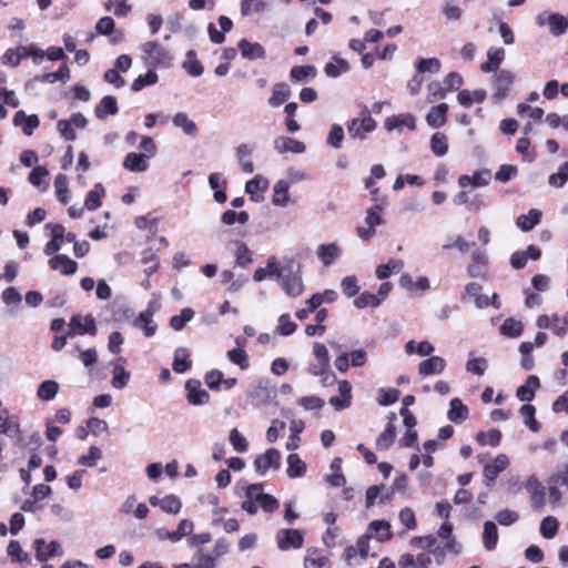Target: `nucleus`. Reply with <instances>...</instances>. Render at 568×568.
Wrapping results in <instances>:
<instances>
[{
  "label": "nucleus",
  "mask_w": 568,
  "mask_h": 568,
  "mask_svg": "<svg viewBox=\"0 0 568 568\" xmlns=\"http://www.w3.org/2000/svg\"><path fill=\"white\" fill-rule=\"evenodd\" d=\"M280 507L278 500L264 493L262 484H251L246 487L242 509L250 515H255L258 509L266 514L276 511Z\"/></svg>",
  "instance_id": "1"
},
{
  "label": "nucleus",
  "mask_w": 568,
  "mask_h": 568,
  "mask_svg": "<svg viewBox=\"0 0 568 568\" xmlns=\"http://www.w3.org/2000/svg\"><path fill=\"white\" fill-rule=\"evenodd\" d=\"M142 60L150 69L170 68L173 58L170 52L156 41H148L142 44Z\"/></svg>",
  "instance_id": "2"
},
{
  "label": "nucleus",
  "mask_w": 568,
  "mask_h": 568,
  "mask_svg": "<svg viewBox=\"0 0 568 568\" xmlns=\"http://www.w3.org/2000/svg\"><path fill=\"white\" fill-rule=\"evenodd\" d=\"M277 283L284 293L293 298L301 296L305 290L302 272L300 267L294 268L292 263L283 266L278 273Z\"/></svg>",
  "instance_id": "3"
},
{
  "label": "nucleus",
  "mask_w": 568,
  "mask_h": 568,
  "mask_svg": "<svg viewBox=\"0 0 568 568\" xmlns=\"http://www.w3.org/2000/svg\"><path fill=\"white\" fill-rule=\"evenodd\" d=\"M463 77L458 72H449L442 82L432 81L427 85V100L433 103L444 99L449 92L457 91L463 85Z\"/></svg>",
  "instance_id": "4"
},
{
  "label": "nucleus",
  "mask_w": 568,
  "mask_h": 568,
  "mask_svg": "<svg viewBox=\"0 0 568 568\" xmlns=\"http://www.w3.org/2000/svg\"><path fill=\"white\" fill-rule=\"evenodd\" d=\"M376 121L373 119L371 111L365 106L361 116L352 119L347 124V132L352 139L365 140L368 133L376 129Z\"/></svg>",
  "instance_id": "5"
},
{
  "label": "nucleus",
  "mask_w": 568,
  "mask_h": 568,
  "mask_svg": "<svg viewBox=\"0 0 568 568\" xmlns=\"http://www.w3.org/2000/svg\"><path fill=\"white\" fill-rule=\"evenodd\" d=\"M383 206L381 204H375L367 209L365 216L366 226H358L356 229V233L359 239L363 241H368L376 234L375 227L377 225H382L385 223V220L382 216Z\"/></svg>",
  "instance_id": "6"
},
{
  "label": "nucleus",
  "mask_w": 568,
  "mask_h": 568,
  "mask_svg": "<svg viewBox=\"0 0 568 568\" xmlns=\"http://www.w3.org/2000/svg\"><path fill=\"white\" fill-rule=\"evenodd\" d=\"M515 81V74L510 70H499L493 77L494 93L491 100L495 103L501 102L510 92Z\"/></svg>",
  "instance_id": "7"
},
{
  "label": "nucleus",
  "mask_w": 568,
  "mask_h": 568,
  "mask_svg": "<svg viewBox=\"0 0 568 568\" xmlns=\"http://www.w3.org/2000/svg\"><path fill=\"white\" fill-rule=\"evenodd\" d=\"M312 354L314 356V361L307 366L308 374L315 377L327 373V371L331 369V359L327 347L323 343L315 342L313 344Z\"/></svg>",
  "instance_id": "8"
},
{
  "label": "nucleus",
  "mask_w": 568,
  "mask_h": 568,
  "mask_svg": "<svg viewBox=\"0 0 568 568\" xmlns=\"http://www.w3.org/2000/svg\"><path fill=\"white\" fill-rule=\"evenodd\" d=\"M536 23L539 27L548 26L552 36L559 37L566 33L568 29V19L560 13L542 11L536 17Z\"/></svg>",
  "instance_id": "9"
},
{
  "label": "nucleus",
  "mask_w": 568,
  "mask_h": 568,
  "mask_svg": "<svg viewBox=\"0 0 568 568\" xmlns=\"http://www.w3.org/2000/svg\"><path fill=\"white\" fill-rule=\"evenodd\" d=\"M304 542V532L300 529L284 528L276 532L277 548L282 551L300 549Z\"/></svg>",
  "instance_id": "10"
},
{
  "label": "nucleus",
  "mask_w": 568,
  "mask_h": 568,
  "mask_svg": "<svg viewBox=\"0 0 568 568\" xmlns=\"http://www.w3.org/2000/svg\"><path fill=\"white\" fill-rule=\"evenodd\" d=\"M282 455L276 448H268L254 460V469L260 475H265L270 469L277 470L281 467Z\"/></svg>",
  "instance_id": "11"
},
{
  "label": "nucleus",
  "mask_w": 568,
  "mask_h": 568,
  "mask_svg": "<svg viewBox=\"0 0 568 568\" xmlns=\"http://www.w3.org/2000/svg\"><path fill=\"white\" fill-rule=\"evenodd\" d=\"M95 320L92 315L82 317L81 315H73L69 323L68 336L90 334L97 335Z\"/></svg>",
  "instance_id": "12"
},
{
  "label": "nucleus",
  "mask_w": 568,
  "mask_h": 568,
  "mask_svg": "<svg viewBox=\"0 0 568 568\" xmlns=\"http://www.w3.org/2000/svg\"><path fill=\"white\" fill-rule=\"evenodd\" d=\"M416 116L410 113L394 114L385 119L384 129L388 132L397 131L399 133L404 128L414 131L416 129Z\"/></svg>",
  "instance_id": "13"
},
{
  "label": "nucleus",
  "mask_w": 568,
  "mask_h": 568,
  "mask_svg": "<svg viewBox=\"0 0 568 568\" xmlns=\"http://www.w3.org/2000/svg\"><path fill=\"white\" fill-rule=\"evenodd\" d=\"M45 230L50 231L51 240L45 244V255H53L61 250L64 242V226L59 223H48Z\"/></svg>",
  "instance_id": "14"
},
{
  "label": "nucleus",
  "mask_w": 568,
  "mask_h": 568,
  "mask_svg": "<svg viewBox=\"0 0 568 568\" xmlns=\"http://www.w3.org/2000/svg\"><path fill=\"white\" fill-rule=\"evenodd\" d=\"M149 503L153 507H159L162 511L170 514V515H178L181 511L182 503L181 499L173 494L165 495V496H151L149 498Z\"/></svg>",
  "instance_id": "15"
},
{
  "label": "nucleus",
  "mask_w": 568,
  "mask_h": 568,
  "mask_svg": "<svg viewBox=\"0 0 568 568\" xmlns=\"http://www.w3.org/2000/svg\"><path fill=\"white\" fill-rule=\"evenodd\" d=\"M33 545L36 549V558L39 561H47L51 557L63 555L61 545L55 540L47 544L44 539L39 538L34 540Z\"/></svg>",
  "instance_id": "16"
},
{
  "label": "nucleus",
  "mask_w": 568,
  "mask_h": 568,
  "mask_svg": "<svg viewBox=\"0 0 568 568\" xmlns=\"http://www.w3.org/2000/svg\"><path fill=\"white\" fill-rule=\"evenodd\" d=\"M186 399L191 405L200 406L205 405L210 400V394L202 388L201 383L195 379H190L185 383Z\"/></svg>",
  "instance_id": "17"
},
{
  "label": "nucleus",
  "mask_w": 568,
  "mask_h": 568,
  "mask_svg": "<svg viewBox=\"0 0 568 568\" xmlns=\"http://www.w3.org/2000/svg\"><path fill=\"white\" fill-rule=\"evenodd\" d=\"M337 385L339 395L331 397L329 404L335 408V410L339 412L348 408L352 404V385L346 379L338 381Z\"/></svg>",
  "instance_id": "18"
},
{
  "label": "nucleus",
  "mask_w": 568,
  "mask_h": 568,
  "mask_svg": "<svg viewBox=\"0 0 568 568\" xmlns=\"http://www.w3.org/2000/svg\"><path fill=\"white\" fill-rule=\"evenodd\" d=\"M273 146L278 154H285L288 152L301 154L306 150V146L302 141L284 135L277 136L273 142Z\"/></svg>",
  "instance_id": "19"
},
{
  "label": "nucleus",
  "mask_w": 568,
  "mask_h": 568,
  "mask_svg": "<svg viewBox=\"0 0 568 568\" xmlns=\"http://www.w3.org/2000/svg\"><path fill=\"white\" fill-rule=\"evenodd\" d=\"M248 396L258 404H265L275 396V389L268 379L262 378L250 390Z\"/></svg>",
  "instance_id": "20"
},
{
  "label": "nucleus",
  "mask_w": 568,
  "mask_h": 568,
  "mask_svg": "<svg viewBox=\"0 0 568 568\" xmlns=\"http://www.w3.org/2000/svg\"><path fill=\"white\" fill-rule=\"evenodd\" d=\"M303 566L304 568H329L331 560L323 550L311 547L305 551Z\"/></svg>",
  "instance_id": "21"
},
{
  "label": "nucleus",
  "mask_w": 568,
  "mask_h": 568,
  "mask_svg": "<svg viewBox=\"0 0 568 568\" xmlns=\"http://www.w3.org/2000/svg\"><path fill=\"white\" fill-rule=\"evenodd\" d=\"M122 165L130 172L142 173L149 170L150 160L146 154L130 152L124 156Z\"/></svg>",
  "instance_id": "22"
},
{
  "label": "nucleus",
  "mask_w": 568,
  "mask_h": 568,
  "mask_svg": "<svg viewBox=\"0 0 568 568\" xmlns=\"http://www.w3.org/2000/svg\"><path fill=\"white\" fill-rule=\"evenodd\" d=\"M291 182H286V180L281 179L275 182L273 185V194L271 202L276 207H286L291 202L290 195Z\"/></svg>",
  "instance_id": "23"
},
{
  "label": "nucleus",
  "mask_w": 568,
  "mask_h": 568,
  "mask_svg": "<svg viewBox=\"0 0 568 568\" xmlns=\"http://www.w3.org/2000/svg\"><path fill=\"white\" fill-rule=\"evenodd\" d=\"M342 255L339 245L335 242L321 244L316 247V256L324 266H331Z\"/></svg>",
  "instance_id": "24"
},
{
  "label": "nucleus",
  "mask_w": 568,
  "mask_h": 568,
  "mask_svg": "<svg viewBox=\"0 0 568 568\" xmlns=\"http://www.w3.org/2000/svg\"><path fill=\"white\" fill-rule=\"evenodd\" d=\"M49 266L63 275H72L78 270V263L64 254H55L49 260Z\"/></svg>",
  "instance_id": "25"
},
{
  "label": "nucleus",
  "mask_w": 568,
  "mask_h": 568,
  "mask_svg": "<svg viewBox=\"0 0 568 568\" xmlns=\"http://www.w3.org/2000/svg\"><path fill=\"white\" fill-rule=\"evenodd\" d=\"M446 368V361L440 356H432L422 361L418 365V374L422 377L438 375Z\"/></svg>",
  "instance_id": "26"
},
{
  "label": "nucleus",
  "mask_w": 568,
  "mask_h": 568,
  "mask_svg": "<svg viewBox=\"0 0 568 568\" xmlns=\"http://www.w3.org/2000/svg\"><path fill=\"white\" fill-rule=\"evenodd\" d=\"M509 466V458L505 454H498L490 464H486L483 475L487 481H494L497 476Z\"/></svg>",
  "instance_id": "27"
},
{
  "label": "nucleus",
  "mask_w": 568,
  "mask_h": 568,
  "mask_svg": "<svg viewBox=\"0 0 568 568\" xmlns=\"http://www.w3.org/2000/svg\"><path fill=\"white\" fill-rule=\"evenodd\" d=\"M268 187V180L262 175H256L245 184V192L251 196L254 202L263 200V193Z\"/></svg>",
  "instance_id": "28"
},
{
  "label": "nucleus",
  "mask_w": 568,
  "mask_h": 568,
  "mask_svg": "<svg viewBox=\"0 0 568 568\" xmlns=\"http://www.w3.org/2000/svg\"><path fill=\"white\" fill-rule=\"evenodd\" d=\"M0 434L9 437H19L20 425L16 416H11L7 409L0 410Z\"/></svg>",
  "instance_id": "29"
},
{
  "label": "nucleus",
  "mask_w": 568,
  "mask_h": 568,
  "mask_svg": "<svg viewBox=\"0 0 568 568\" xmlns=\"http://www.w3.org/2000/svg\"><path fill=\"white\" fill-rule=\"evenodd\" d=\"M491 174L488 170L477 171L473 175H460L458 178V185L460 187H480L489 183Z\"/></svg>",
  "instance_id": "30"
},
{
  "label": "nucleus",
  "mask_w": 568,
  "mask_h": 568,
  "mask_svg": "<svg viewBox=\"0 0 568 568\" xmlns=\"http://www.w3.org/2000/svg\"><path fill=\"white\" fill-rule=\"evenodd\" d=\"M132 324L135 328L140 329L145 337L154 336L158 329L154 315L142 311L139 313Z\"/></svg>",
  "instance_id": "31"
},
{
  "label": "nucleus",
  "mask_w": 568,
  "mask_h": 568,
  "mask_svg": "<svg viewBox=\"0 0 568 568\" xmlns=\"http://www.w3.org/2000/svg\"><path fill=\"white\" fill-rule=\"evenodd\" d=\"M13 124L20 126L26 135H31L33 130L40 125V120L38 115H27L24 111L20 110L17 111L13 116Z\"/></svg>",
  "instance_id": "32"
},
{
  "label": "nucleus",
  "mask_w": 568,
  "mask_h": 568,
  "mask_svg": "<svg viewBox=\"0 0 568 568\" xmlns=\"http://www.w3.org/2000/svg\"><path fill=\"white\" fill-rule=\"evenodd\" d=\"M125 363V358L120 357L115 362L112 363L113 371H112V381L111 385L115 389H122L124 388L129 381H130V373L125 371L123 364Z\"/></svg>",
  "instance_id": "33"
},
{
  "label": "nucleus",
  "mask_w": 568,
  "mask_h": 568,
  "mask_svg": "<svg viewBox=\"0 0 568 568\" xmlns=\"http://www.w3.org/2000/svg\"><path fill=\"white\" fill-rule=\"evenodd\" d=\"M191 352L186 347H178L173 353L172 368L176 374H184L192 367Z\"/></svg>",
  "instance_id": "34"
},
{
  "label": "nucleus",
  "mask_w": 568,
  "mask_h": 568,
  "mask_svg": "<svg viewBox=\"0 0 568 568\" xmlns=\"http://www.w3.org/2000/svg\"><path fill=\"white\" fill-rule=\"evenodd\" d=\"M448 105L440 103L436 106L430 108L426 114V123L434 129H439L445 125L447 121Z\"/></svg>",
  "instance_id": "35"
},
{
  "label": "nucleus",
  "mask_w": 568,
  "mask_h": 568,
  "mask_svg": "<svg viewBox=\"0 0 568 568\" xmlns=\"http://www.w3.org/2000/svg\"><path fill=\"white\" fill-rule=\"evenodd\" d=\"M539 386V378L536 375H530L527 377L525 384L517 388L516 396L520 402L529 403L534 399L535 393Z\"/></svg>",
  "instance_id": "36"
},
{
  "label": "nucleus",
  "mask_w": 568,
  "mask_h": 568,
  "mask_svg": "<svg viewBox=\"0 0 568 568\" xmlns=\"http://www.w3.org/2000/svg\"><path fill=\"white\" fill-rule=\"evenodd\" d=\"M505 59V50L503 48H489L487 51V61L480 65V70L485 73L498 72L499 65Z\"/></svg>",
  "instance_id": "37"
},
{
  "label": "nucleus",
  "mask_w": 568,
  "mask_h": 568,
  "mask_svg": "<svg viewBox=\"0 0 568 568\" xmlns=\"http://www.w3.org/2000/svg\"><path fill=\"white\" fill-rule=\"evenodd\" d=\"M237 47L242 57L248 60L264 59L266 55L265 49L257 42H250L246 39H242Z\"/></svg>",
  "instance_id": "38"
},
{
  "label": "nucleus",
  "mask_w": 568,
  "mask_h": 568,
  "mask_svg": "<svg viewBox=\"0 0 568 568\" xmlns=\"http://www.w3.org/2000/svg\"><path fill=\"white\" fill-rule=\"evenodd\" d=\"M372 536L366 531L365 535L361 536L355 546H349L345 549V557L346 560H352L357 555H359L362 558H366L368 556L369 551V540Z\"/></svg>",
  "instance_id": "39"
},
{
  "label": "nucleus",
  "mask_w": 568,
  "mask_h": 568,
  "mask_svg": "<svg viewBox=\"0 0 568 568\" xmlns=\"http://www.w3.org/2000/svg\"><path fill=\"white\" fill-rule=\"evenodd\" d=\"M349 71V63L347 60L334 54L329 62L324 67V72L328 78H337Z\"/></svg>",
  "instance_id": "40"
},
{
  "label": "nucleus",
  "mask_w": 568,
  "mask_h": 568,
  "mask_svg": "<svg viewBox=\"0 0 568 568\" xmlns=\"http://www.w3.org/2000/svg\"><path fill=\"white\" fill-rule=\"evenodd\" d=\"M119 111L118 101L112 95H105L101 99L94 109V114L98 119L103 120L109 115H114Z\"/></svg>",
  "instance_id": "41"
},
{
  "label": "nucleus",
  "mask_w": 568,
  "mask_h": 568,
  "mask_svg": "<svg viewBox=\"0 0 568 568\" xmlns=\"http://www.w3.org/2000/svg\"><path fill=\"white\" fill-rule=\"evenodd\" d=\"M283 266H280L276 257L272 256L267 260L265 267H258L255 270L253 274V280L255 282H262L266 277L275 276L278 278V273H281Z\"/></svg>",
  "instance_id": "42"
},
{
  "label": "nucleus",
  "mask_w": 568,
  "mask_h": 568,
  "mask_svg": "<svg viewBox=\"0 0 568 568\" xmlns=\"http://www.w3.org/2000/svg\"><path fill=\"white\" fill-rule=\"evenodd\" d=\"M469 409L463 402L455 397L449 402L447 418L453 423H462L468 418Z\"/></svg>",
  "instance_id": "43"
},
{
  "label": "nucleus",
  "mask_w": 568,
  "mask_h": 568,
  "mask_svg": "<svg viewBox=\"0 0 568 568\" xmlns=\"http://www.w3.org/2000/svg\"><path fill=\"white\" fill-rule=\"evenodd\" d=\"M499 535L494 521L487 520L483 527V546L487 551H493L498 544Z\"/></svg>",
  "instance_id": "44"
},
{
  "label": "nucleus",
  "mask_w": 568,
  "mask_h": 568,
  "mask_svg": "<svg viewBox=\"0 0 568 568\" xmlns=\"http://www.w3.org/2000/svg\"><path fill=\"white\" fill-rule=\"evenodd\" d=\"M173 125L181 129L186 135L194 136L197 133L196 123L185 112H178L172 119Z\"/></svg>",
  "instance_id": "45"
},
{
  "label": "nucleus",
  "mask_w": 568,
  "mask_h": 568,
  "mask_svg": "<svg viewBox=\"0 0 568 568\" xmlns=\"http://www.w3.org/2000/svg\"><path fill=\"white\" fill-rule=\"evenodd\" d=\"M286 462H287L286 475L288 478L295 479V478H300V477L304 476V474L306 473L307 466H306L305 462H303L297 454H295V453L290 454L287 456Z\"/></svg>",
  "instance_id": "46"
},
{
  "label": "nucleus",
  "mask_w": 568,
  "mask_h": 568,
  "mask_svg": "<svg viewBox=\"0 0 568 568\" xmlns=\"http://www.w3.org/2000/svg\"><path fill=\"white\" fill-rule=\"evenodd\" d=\"M367 532L378 541H386L392 537L390 525L386 520H373L367 527Z\"/></svg>",
  "instance_id": "47"
},
{
  "label": "nucleus",
  "mask_w": 568,
  "mask_h": 568,
  "mask_svg": "<svg viewBox=\"0 0 568 568\" xmlns=\"http://www.w3.org/2000/svg\"><path fill=\"white\" fill-rule=\"evenodd\" d=\"M541 220V212L537 209H530L527 214L517 217L516 225L524 232L531 231Z\"/></svg>",
  "instance_id": "48"
},
{
  "label": "nucleus",
  "mask_w": 568,
  "mask_h": 568,
  "mask_svg": "<svg viewBox=\"0 0 568 568\" xmlns=\"http://www.w3.org/2000/svg\"><path fill=\"white\" fill-rule=\"evenodd\" d=\"M105 195V189L101 183H95L84 200V207L88 211H95L102 205V197Z\"/></svg>",
  "instance_id": "49"
},
{
  "label": "nucleus",
  "mask_w": 568,
  "mask_h": 568,
  "mask_svg": "<svg viewBox=\"0 0 568 568\" xmlns=\"http://www.w3.org/2000/svg\"><path fill=\"white\" fill-rule=\"evenodd\" d=\"M487 97V93L484 89H477L473 92L468 90H462L459 91L457 95V100L460 105L465 108H469L473 105V103H481L485 101Z\"/></svg>",
  "instance_id": "50"
},
{
  "label": "nucleus",
  "mask_w": 568,
  "mask_h": 568,
  "mask_svg": "<svg viewBox=\"0 0 568 568\" xmlns=\"http://www.w3.org/2000/svg\"><path fill=\"white\" fill-rule=\"evenodd\" d=\"M395 415L392 414L384 432L376 439L377 449H387L392 446L396 436V428L393 424Z\"/></svg>",
  "instance_id": "51"
},
{
  "label": "nucleus",
  "mask_w": 568,
  "mask_h": 568,
  "mask_svg": "<svg viewBox=\"0 0 568 568\" xmlns=\"http://www.w3.org/2000/svg\"><path fill=\"white\" fill-rule=\"evenodd\" d=\"M429 145L435 156L442 158L448 153V139L443 132H435L429 140Z\"/></svg>",
  "instance_id": "52"
},
{
  "label": "nucleus",
  "mask_w": 568,
  "mask_h": 568,
  "mask_svg": "<svg viewBox=\"0 0 568 568\" xmlns=\"http://www.w3.org/2000/svg\"><path fill=\"white\" fill-rule=\"evenodd\" d=\"M59 384L55 381L47 379L43 381L37 389V396L39 399L50 402L55 398L59 392Z\"/></svg>",
  "instance_id": "53"
},
{
  "label": "nucleus",
  "mask_w": 568,
  "mask_h": 568,
  "mask_svg": "<svg viewBox=\"0 0 568 568\" xmlns=\"http://www.w3.org/2000/svg\"><path fill=\"white\" fill-rule=\"evenodd\" d=\"M523 331V322L513 317L506 318L499 328L500 334L509 338L519 337Z\"/></svg>",
  "instance_id": "54"
},
{
  "label": "nucleus",
  "mask_w": 568,
  "mask_h": 568,
  "mask_svg": "<svg viewBox=\"0 0 568 568\" xmlns=\"http://www.w3.org/2000/svg\"><path fill=\"white\" fill-rule=\"evenodd\" d=\"M400 284L413 292H425L430 288L429 280L426 276H419L415 281L407 274L400 277Z\"/></svg>",
  "instance_id": "55"
},
{
  "label": "nucleus",
  "mask_w": 568,
  "mask_h": 568,
  "mask_svg": "<svg viewBox=\"0 0 568 568\" xmlns=\"http://www.w3.org/2000/svg\"><path fill=\"white\" fill-rule=\"evenodd\" d=\"M417 73H433L436 74L442 69V62L437 58H418L415 63Z\"/></svg>",
  "instance_id": "56"
},
{
  "label": "nucleus",
  "mask_w": 568,
  "mask_h": 568,
  "mask_svg": "<svg viewBox=\"0 0 568 568\" xmlns=\"http://www.w3.org/2000/svg\"><path fill=\"white\" fill-rule=\"evenodd\" d=\"M404 267L402 260L392 258L386 264H381L376 267L375 274L379 280L388 278L393 272L398 273Z\"/></svg>",
  "instance_id": "57"
},
{
  "label": "nucleus",
  "mask_w": 568,
  "mask_h": 568,
  "mask_svg": "<svg viewBox=\"0 0 568 568\" xmlns=\"http://www.w3.org/2000/svg\"><path fill=\"white\" fill-rule=\"evenodd\" d=\"M141 263L146 265L144 268V274L148 277L158 272L160 268L159 257L151 248H146L141 253Z\"/></svg>",
  "instance_id": "58"
},
{
  "label": "nucleus",
  "mask_w": 568,
  "mask_h": 568,
  "mask_svg": "<svg viewBox=\"0 0 568 568\" xmlns=\"http://www.w3.org/2000/svg\"><path fill=\"white\" fill-rule=\"evenodd\" d=\"M194 315L195 313L192 308L184 307L181 310L180 314L171 317L170 327L175 332H180L184 328L186 323L193 320Z\"/></svg>",
  "instance_id": "59"
},
{
  "label": "nucleus",
  "mask_w": 568,
  "mask_h": 568,
  "mask_svg": "<svg viewBox=\"0 0 568 568\" xmlns=\"http://www.w3.org/2000/svg\"><path fill=\"white\" fill-rule=\"evenodd\" d=\"M291 90L286 83H276L273 87L272 95L268 100L271 106L276 108L284 103L290 97Z\"/></svg>",
  "instance_id": "60"
},
{
  "label": "nucleus",
  "mask_w": 568,
  "mask_h": 568,
  "mask_svg": "<svg viewBox=\"0 0 568 568\" xmlns=\"http://www.w3.org/2000/svg\"><path fill=\"white\" fill-rule=\"evenodd\" d=\"M183 69L192 77L202 75L204 68L202 63L196 59V53L193 50L186 52L185 60L183 62Z\"/></svg>",
  "instance_id": "61"
},
{
  "label": "nucleus",
  "mask_w": 568,
  "mask_h": 568,
  "mask_svg": "<svg viewBox=\"0 0 568 568\" xmlns=\"http://www.w3.org/2000/svg\"><path fill=\"white\" fill-rule=\"evenodd\" d=\"M332 474L327 476L326 480L333 487H342L345 485L346 480L342 474V459L339 457H335L331 463Z\"/></svg>",
  "instance_id": "62"
},
{
  "label": "nucleus",
  "mask_w": 568,
  "mask_h": 568,
  "mask_svg": "<svg viewBox=\"0 0 568 568\" xmlns=\"http://www.w3.org/2000/svg\"><path fill=\"white\" fill-rule=\"evenodd\" d=\"M217 558L213 554L197 550L193 556V568H216Z\"/></svg>",
  "instance_id": "63"
},
{
  "label": "nucleus",
  "mask_w": 568,
  "mask_h": 568,
  "mask_svg": "<svg viewBox=\"0 0 568 568\" xmlns=\"http://www.w3.org/2000/svg\"><path fill=\"white\" fill-rule=\"evenodd\" d=\"M568 181V162L562 163L558 171L550 174L548 178V184L555 189L562 187Z\"/></svg>",
  "instance_id": "64"
}]
</instances>
